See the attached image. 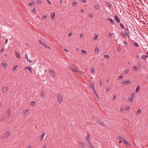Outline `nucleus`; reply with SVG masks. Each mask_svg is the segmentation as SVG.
<instances>
[{"mask_svg": "<svg viewBox=\"0 0 148 148\" xmlns=\"http://www.w3.org/2000/svg\"><path fill=\"white\" fill-rule=\"evenodd\" d=\"M98 38V35H95V36L93 38V40H96Z\"/></svg>", "mask_w": 148, "mask_h": 148, "instance_id": "nucleus-35", "label": "nucleus"}, {"mask_svg": "<svg viewBox=\"0 0 148 148\" xmlns=\"http://www.w3.org/2000/svg\"><path fill=\"white\" fill-rule=\"evenodd\" d=\"M125 35L126 34H125V33H121V35L124 37L125 36Z\"/></svg>", "mask_w": 148, "mask_h": 148, "instance_id": "nucleus-46", "label": "nucleus"}, {"mask_svg": "<svg viewBox=\"0 0 148 148\" xmlns=\"http://www.w3.org/2000/svg\"><path fill=\"white\" fill-rule=\"evenodd\" d=\"M129 71V69H126V70L125 71V73H127Z\"/></svg>", "mask_w": 148, "mask_h": 148, "instance_id": "nucleus-47", "label": "nucleus"}, {"mask_svg": "<svg viewBox=\"0 0 148 148\" xmlns=\"http://www.w3.org/2000/svg\"><path fill=\"white\" fill-rule=\"evenodd\" d=\"M122 137H119L118 138V139H119V140H121V139H122Z\"/></svg>", "mask_w": 148, "mask_h": 148, "instance_id": "nucleus-61", "label": "nucleus"}, {"mask_svg": "<svg viewBox=\"0 0 148 148\" xmlns=\"http://www.w3.org/2000/svg\"><path fill=\"white\" fill-rule=\"evenodd\" d=\"M86 143L87 145V146H88V148H95L93 146L91 145V144L89 141H86Z\"/></svg>", "mask_w": 148, "mask_h": 148, "instance_id": "nucleus-6", "label": "nucleus"}, {"mask_svg": "<svg viewBox=\"0 0 148 148\" xmlns=\"http://www.w3.org/2000/svg\"><path fill=\"white\" fill-rule=\"evenodd\" d=\"M120 111L122 112H123L124 111V109L123 108H121L120 109Z\"/></svg>", "mask_w": 148, "mask_h": 148, "instance_id": "nucleus-50", "label": "nucleus"}, {"mask_svg": "<svg viewBox=\"0 0 148 148\" xmlns=\"http://www.w3.org/2000/svg\"><path fill=\"white\" fill-rule=\"evenodd\" d=\"M49 72L51 74V76L53 77H55V73L53 70H49Z\"/></svg>", "mask_w": 148, "mask_h": 148, "instance_id": "nucleus-10", "label": "nucleus"}, {"mask_svg": "<svg viewBox=\"0 0 148 148\" xmlns=\"http://www.w3.org/2000/svg\"><path fill=\"white\" fill-rule=\"evenodd\" d=\"M120 26H121V28H122L123 29H124V26L123 24L121 23H120Z\"/></svg>", "mask_w": 148, "mask_h": 148, "instance_id": "nucleus-33", "label": "nucleus"}, {"mask_svg": "<svg viewBox=\"0 0 148 148\" xmlns=\"http://www.w3.org/2000/svg\"><path fill=\"white\" fill-rule=\"evenodd\" d=\"M140 89V86L139 85L137 86L136 88V92H137L139 91Z\"/></svg>", "mask_w": 148, "mask_h": 148, "instance_id": "nucleus-24", "label": "nucleus"}, {"mask_svg": "<svg viewBox=\"0 0 148 148\" xmlns=\"http://www.w3.org/2000/svg\"><path fill=\"white\" fill-rule=\"evenodd\" d=\"M17 67V66H14L12 68V70L13 71H15L16 70V68Z\"/></svg>", "mask_w": 148, "mask_h": 148, "instance_id": "nucleus-41", "label": "nucleus"}, {"mask_svg": "<svg viewBox=\"0 0 148 148\" xmlns=\"http://www.w3.org/2000/svg\"><path fill=\"white\" fill-rule=\"evenodd\" d=\"M95 7L96 9H99V7L97 5H95Z\"/></svg>", "mask_w": 148, "mask_h": 148, "instance_id": "nucleus-40", "label": "nucleus"}, {"mask_svg": "<svg viewBox=\"0 0 148 148\" xmlns=\"http://www.w3.org/2000/svg\"><path fill=\"white\" fill-rule=\"evenodd\" d=\"M29 110H27L26 111H25V112H24V114H25V115L27 114H28V113H29Z\"/></svg>", "mask_w": 148, "mask_h": 148, "instance_id": "nucleus-30", "label": "nucleus"}, {"mask_svg": "<svg viewBox=\"0 0 148 148\" xmlns=\"http://www.w3.org/2000/svg\"><path fill=\"white\" fill-rule=\"evenodd\" d=\"M32 12H36V9L34 8L32 10Z\"/></svg>", "mask_w": 148, "mask_h": 148, "instance_id": "nucleus-56", "label": "nucleus"}, {"mask_svg": "<svg viewBox=\"0 0 148 148\" xmlns=\"http://www.w3.org/2000/svg\"><path fill=\"white\" fill-rule=\"evenodd\" d=\"M25 69L27 71V70H29V73H31L32 72V70L30 67L29 66L25 68Z\"/></svg>", "mask_w": 148, "mask_h": 148, "instance_id": "nucleus-15", "label": "nucleus"}, {"mask_svg": "<svg viewBox=\"0 0 148 148\" xmlns=\"http://www.w3.org/2000/svg\"><path fill=\"white\" fill-rule=\"evenodd\" d=\"M95 53H96L97 54L98 53V52H99V49H98V47H96V49H95Z\"/></svg>", "mask_w": 148, "mask_h": 148, "instance_id": "nucleus-27", "label": "nucleus"}, {"mask_svg": "<svg viewBox=\"0 0 148 148\" xmlns=\"http://www.w3.org/2000/svg\"><path fill=\"white\" fill-rule=\"evenodd\" d=\"M142 58L143 59L145 60H146V58L145 57V55H143L142 56Z\"/></svg>", "mask_w": 148, "mask_h": 148, "instance_id": "nucleus-37", "label": "nucleus"}, {"mask_svg": "<svg viewBox=\"0 0 148 148\" xmlns=\"http://www.w3.org/2000/svg\"><path fill=\"white\" fill-rule=\"evenodd\" d=\"M9 134L10 133L9 132H6V133L2 136V139H4L7 138L9 136Z\"/></svg>", "mask_w": 148, "mask_h": 148, "instance_id": "nucleus-5", "label": "nucleus"}, {"mask_svg": "<svg viewBox=\"0 0 148 148\" xmlns=\"http://www.w3.org/2000/svg\"><path fill=\"white\" fill-rule=\"evenodd\" d=\"M131 81L130 80H127L126 81L123 80L122 81V84L124 85H127Z\"/></svg>", "mask_w": 148, "mask_h": 148, "instance_id": "nucleus-9", "label": "nucleus"}, {"mask_svg": "<svg viewBox=\"0 0 148 148\" xmlns=\"http://www.w3.org/2000/svg\"><path fill=\"white\" fill-rule=\"evenodd\" d=\"M133 69L135 71H137V67L136 66H133Z\"/></svg>", "mask_w": 148, "mask_h": 148, "instance_id": "nucleus-39", "label": "nucleus"}, {"mask_svg": "<svg viewBox=\"0 0 148 148\" xmlns=\"http://www.w3.org/2000/svg\"><path fill=\"white\" fill-rule=\"evenodd\" d=\"M126 109L129 110L130 108V107L129 106H126Z\"/></svg>", "mask_w": 148, "mask_h": 148, "instance_id": "nucleus-55", "label": "nucleus"}, {"mask_svg": "<svg viewBox=\"0 0 148 148\" xmlns=\"http://www.w3.org/2000/svg\"><path fill=\"white\" fill-rule=\"evenodd\" d=\"M4 48H2V49H1V51H0V53H2V52H3V51H4Z\"/></svg>", "mask_w": 148, "mask_h": 148, "instance_id": "nucleus-51", "label": "nucleus"}, {"mask_svg": "<svg viewBox=\"0 0 148 148\" xmlns=\"http://www.w3.org/2000/svg\"><path fill=\"white\" fill-rule=\"evenodd\" d=\"M104 57H107V58H108L109 57V56L108 55H104Z\"/></svg>", "mask_w": 148, "mask_h": 148, "instance_id": "nucleus-60", "label": "nucleus"}, {"mask_svg": "<svg viewBox=\"0 0 148 148\" xmlns=\"http://www.w3.org/2000/svg\"><path fill=\"white\" fill-rule=\"evenodd\" d=\"M123 77V76L122 75L121 76H120L118 77V79H120L122 78Z\"/></svg>", "mask_w": 148, "mask_h": 148, "instance_id": "nucleus-53", "label": "nucleus"}, {"mask_svg": "<svg viewBox=\"0 0 148 148\" xmlns=\"http://www.w3.org/2000/svg\"><path fill=\"white\" fill-rule=\"evenodd\" d=\"M35 2L34 1H32L31 3H29V5L31 6V5H34L35 4Z\"/></svg>", "mask_w": 148, "mask_h": 148, "instance_id": "nucleus-28", "label": "nucleus"}, {"mask_svg": "<svg viewBox=\"0 0 148 148\" xmlns=\"http://www.w3.org/2000/svg\"><path fill=\"white\" fill-rule=\"evenodd\" d=\"M125 34L127 36H128V38H129V30L128 28H125Z\"/></svg>", "mask_w": 148, "mask_h": 148, "instance_id": "nucleus-8", "label": "nucleus"}, {"mask_svg": "<svg viewBox=\"0 0 148 148\" xmlns=\"http://www.w3.org/2000/svg\"><path fill=\"white\" fill-rule=\"evenodd\" d=\"M123 43L124 44V46L125 47H126L127 46V42L126 41H123Z\"/></svg>", "mask_w": 148, "mask_h": 148, "instance_id": "nucleus-29", "label": "nucleus"}, {"mask_svg": "<svg viewBox=\"0 0 148 148\" xmlns=\"http://www.w3.org/2000/svg\"><path fill=\"white\" fill-rule=\"evenodd\" d=\"M124 142V143L125 144L127 145H130V144H129V142H128L125 141Z\"/></svg>", "mask_w": 148, "mask_h": 148, "instance_id": "nucleus-43", "label": "nucleus"}, {"mask_svg": "<svg viewBox=\"0 0 148 148\" xmlns=\"http://www.w3.org/2000/svg\"><path fill=\"white\" fill-rule=\"evenodd\" d=\"M45 134V133L44 134H42L40 135V141H42L43 140V138H44V136Z\"/></svg>", "mask_w": 148, "mask_h": 148, "instance_id": "nucleus-17", "label": "nucleus"}, {"mask_svg": "<svg viewBox=\"0 0 148 148\" xmlns=\"http://www.w3.org/2000/svg\"><path fill=\"white\" fill-rule=\"evenodd\" d=\"M55 16V13L54 12H53L51 13V18L53 19V20L55 18H54V17Z\"/></svg>", "mask_w": 148, "mask_h": 148, "instance_id": "nucleus-19", "label": "nucleus"}, {"mask_svg": "<svg viewBox=\"0 0 148 148\" xmlns=\"http://www.w3.org/2000/svg\"><path fill=\"white\" fill-rule=\"evenodd\" d=\"M95 71V69L94 68H92L91 69V72L92 73H93L94 72V71Z\"/></svg>", "mask_w": 148, "mask_h": 148, "instance_id": "nucleus-38", "label": "nucleus"}, {"mask_svg": "<svg viewBox=\"0 0 148 148\" xmlns=\"http://www.w3.org/2000/svg\"><path fill=\"white\" fill-rule=\"evenodd\" d=\"M69 68L71 69L72 71H73L76 72L77 73L80 75L82 74V72L81 71L78 70L77 68H76L73 65H69Z\"/></svg>", "mask_w": 148, "mask_h": 148, "instance_id": "nucleus-1", "label": "nucleus"}, {"mask_svg": "<svg viewBox=\"0 0 148 148\" xmlns=\"http://www.w3.org/2000/svg\"><path fill=\"white\" fill-rule=\"evenodd\" d=\"M31 146L30 145H28L27 146V147L26 148H31Z\"/></svg>", "mask_w": 148, "mask_h": 148, "instance_id": "nucleus-59", "label": "nucleus"}, {"mask_svg": "<svg viewBox=\"0 0 148 148\" xmlns=\"http://www.w3.org/2000/svg\"><path fill=\"white\" fill-rule=\"evenodd\" d=\"M100 86H102V84H103V81L102 82L101 81V80L100 81Z\"/></svg>", "mask_w": 148, "mask_h": 148, "instance_id": "nucleus-49", "label": "nucleus"}, {"mask_svg": "<svg viewBox=\"0 0 148 148\" xmlns=\"http://www.w3.org/2000/svg\"><path fill=\"white\" fill-rule=\"evenodd\" d=\"M39 42L41 44H42L43 46H44L45 47L47 48H49L50 49H51V48L49 47V46L46 44V43H45L44 42H42V40H39Z\"/></svg>", "mask_w": 148, "mask_h": 148, "instance_id": "nucleus-4", "label": "nucleus"}, {"mask_svg": "<svg viewBox=\"0 0 148 148\" xmlns=\"http://www.w3.org/2000/svg\"><path fill=\"white\" fill-rule=\"evenodd\" d=\"M133 98H132L131 97H129V101H130L132 102L133 101Z\"/></svg>", "mask_w": 148, "mask_h": 148, "instance_id": "nucleus-32", "label": "nucleus"}, {"mask_svg": "<svg viewBox=\"0 0 148 148\" xmlns=\"http://www.w3.org/2000/svg\"><path fill=\"white\" fill-rule=\"evenodd\" d=\"M79 144L81 147H82L83 148H85V144L83 143L80 142L79 141L78 142Z\"/></svg>", "mask_w": 148, "mask_h": 148, "instance_id": "nucleus-11", "label": "nucleus"}, {"mask_svg": "<svg viewBox=\"0 0 148 148\" xmlns=\"http://www.w3.org/2000/svg\"><path fill=\"white\" fill-rule=\"evenodd\" d=\"M25 56H26V59L27 60V61H28L29 63H31L32 62V60L28 58V57H27V55H25Z\"/></svg>", "mask_w": 148, "mask_h": 148, "instance_id": "nucleus-20", "label": "nucleus"}, {"mask_svg": "<svg viewBox=\"0 0 148 148\" xmlns=\"http://www.w3.org/2000/svg\"><path fill=\"white\" fill-rule=\"evenodd\" d=\"M117 50L119 51L120 50V48L119 47L117 48Z\"/></svg>", "mask_w": 148, "mask_h": 148, "instance_id": "nucleus-62", "label": "nucleus"}, {"mask_svg": "<svg viewBox=\"0 0 148 148\" xmlns=\"http://www.w3.org/2000/svg\"><path fill=\"white\" fill-rule=\"evenodd\" d=\"M16 57H17L18 59L20 58V56L19 54L17 52L15 51V52Z\"/></svg>", "mask_w": 148, "mask_h": 148, "instance_id": "nucleus-14", "label": "nucleus"}, {"mask_svg": "<svg viewBox=\"0 0 148 148\" xmlns=\"http://www.w3.org/2000/svg\"><path fill=\"white\" fill-rule=\"evenodd\" d=\"M81 52L82 53V54L83 55H85L86 54V51H85L84 50L82 49L81 50Z\"/></svg>", "mask_w": 148, "mask_h": 148, "instance_id": "nucleus-25", "label": "nucleus"}, {"mask_svg": "<svg viewBox=\"0 0 148 148\" xmlns=\"http://www.w3.org/2000/svg\"><path fill=\"white\" fill-rule=\"evenodd\" d=\"M141 111L140 109H139L138 110V111L136 113L137 114H140L141 112Z\"/></svg>", "mask_w": 148, "mask_h": 148, "instance_id": "nucleus-26", "label": "nucleus"}, {"mask_svg": "<svg viewBox=\"0 0 148 148\" xmlns=\"http://www.w3.org/2000/svg\"><path fill=\"white\" fill-rule=\"evenodd\" d=\"M83 36V34H81L80 35V36L82 38Z\"/></svg>", "mask_w": 148, "mask_h": 148, "instance_id": "nucleus-63", "label": "nucleus"}, {"mask_svg": "<svg viewBox=\"0 0 148 148\" xmlns=\"http://www.w3.org/2000/svg\"><path fill=\"white\" fill-rule=\"evenodd\" d=\"M8 90V87L5 86L3 88L2 92L3 93H5Z\"/></svg>", "mask_w": 148, "mask_h": 148, "instance_id": "nucleus-12", "label": "nucleus"}, {"mask_svg": "<svg viewBox=\"0 0 148 148\" xmlns=\"http://www.w3.org/2000/svg\"><path fill=\"white\" fill-rule=\"evenodd\" d=\"M11 114V109L9 108L6 113V114H4V116L2 117L1 118V121H4L7 117H9Z\"/></svg>", "mask_w": 148, "mask_h": 148, "instance_id": "nucleus-2", "label": "nucleus"}, {"mask_svg": "<svg viewBox=\"0 0 148 148\" xmlns=\"http://www.w3.org/2000/svg\"><path fill=\"white\" fill-rule=\"evenodd\" d=\"M140 66H141V65H140V62L138 63V67H140Z\"/></svg>", "mask_w": 148, "mask_h": 148, "instance_id": "nucleus-57", "label": "nucleus"}, {"mask_svg": "<svg viewBox=\"0 0 148 148\" xmlns=\"http://www.w3.org/2000/svg\"><path fill=\"white\" fill-rule=\"evenodd\" d=\"M47 15H44L42 16V19H45L47 18Z\"/></svg>", "mask_w": 148, "mask_h": 148, "instance_id": "nucleus-48", "label": "nucleus"}, {"mask_svg": "<svg viewBox=\"0 0 148 148\" xmlns=\"http://www.w3.org/2000/svg\"><path fill=\"white\" fill-rule=\"evenodd\" d=\"M110 89V88L109 87H107L106 88V90L107 91V92L109 91Z\"/></svg>", "mask_w": 148, "mask_h": 148, "instance_id": "nucleus-42", "label": "nucleus"}, {"mask_svg": "<svg viewBox=\"0 0 148 148\" xmlns=\"http://www.w3.org/2000/svg\"><path fill=\"white\" fill-rule=\"evenodd\" d=\"M98 123H99V124L101 125L103 127H105V125L104 124V123L101 121H99V122H98Z\"/></svg>", "mask_w": 148, "mask_h": 148, "instance_id": "nucleus-18", "label": "nucleus"}, {"mask_svg": "<svg viewBox=\"0 0 148 148\" xmlns=\"http://www.w3.org/2000/svg\"><path fill=\"white\" fill-rule=\"evenodd\" d=\"M47 3H48L49 4H51V1H49V0H47Z\"/></svg>", "mask_w": 148, "mask_h": 148, "instance_id": "nucleus-54", "label": "nucleus"}, {"mask_svg": "<svg viewBox=\"0 0 148 148\" xmlns=\"http://www.w3.org/2000/svg\"><path fill=\"white\" fill-rule=\"evenodd\" d=\"M135 94L134 93H133L131 94V97L134 98V97L135 96Z\"/></svg>", "mask_w": 148, "mask_h": 148, "instance_id": "nucleus-34", "label": "nucleus"}, {"mask_svg": "<svg viewBox=\"0 0 148 148\" xmlns=\"http://www.w3.org/2000/svg\"><path fill=\"white\" fill-rule=\"evenodd\" d=\"M42 148H47V147H46V145H44L43 146V147Z\"/></svg>", "mask_w": 148, "mask_h": 148, "instance_id": "nucleus-64", "label": "nucleus"}, {"mask_svg": "<svg viewBox=\"0 0 148 148\" xmlns=\"http://www.w3.org/2000/svg\"><path fill=\"white\" fill-rule=\"evenodd\" d=\"M81 1L84 3H86V0H81Z\"/></svg>", "mask_w": 148, "mask_h": 148, "instance_id": "nucleus-58", "label": "nucleus"}, {"mask_svg": "<svg viewBox=\"0 0 148 148\" xmlns=\"http://www.w3.org/2000/svg\"><path fill=\"white\" fill-rule=\"evenodd\" d=\"M63 99V97L59 95L57 96V101H58L60 103Z\"/></svg>", "mask_w": 148, "mask_h": 148, "instance_id": "nucleus-7", "label": "nucleus"}, {"mask_svg": "<svg viewBox=\"0 0 148 148\" xmlns=\"http://www.w3.org/2000/svg\"><path fill=\"white\" fill-rule=\"evenodd\" d=\"M2 64L4 67H5L7 66V63L5 61H3L2 62Z\"/></svg>", "mask_w": 148, "mask_h": 148, "instance_id": "nucleus-22", "label": "nucleus"}, {"mask_svg": "<svg viewBox=\"0 0 148 148\" xmlns=\"http://www.w3.org/2000/svg\"><path fill=\"white\" fill-rule=\"evenodd\" d=\"M134 46H135V47H138V45L137 42H135L134 43Z\"/></svg>", "mask_w": 148, "mask_h": 148, "instance_id": "nucleus-31", "label": "nucleus"}, {"mask_svg": "<svg viewBox=\"0 0 148 148\" xmlns=\"http://www.w3.org/2000/svg\"><path fill=\"white\" fill-rule=\"evenodd\" d=\"M41 96L42 98H45V92L43 91H42L41 92Z\"/></svg>", "mask_w": 148, "mask_h": 148, "instance_id": "nucleus-21", "label": "nucleus"}, {"mask_svg": "<svg viewBox=\"0 0 148 148\" xmlns=\"http://www.w3.org/2000/svg\"><path fill=\"white\" fill-rule=\"evenodd\" d=\"M35 103L36 102H34V101H32L31 102V105L32 106H33L35 104Z\"/></svg>", "mask_w": 148, "mask_h": 148, "instance_id": "nucleus-36", "label": "nucleus"}, {"mask_svg": "<svg viewBox=\"0 0 148 148\" xmlns=\"http://www.w3.org/2000/svg\"><path fill=\"white\" fill-rule=\"evenodd\" d=\"M90 136L88 134V135H87V137L86 138V139L87 140V141H89V140L90 139Z\"/></svg>", "mask_w": 148, "mask_h": 148, "instance_id": "nucleus-23", "label": "nucleus"}, {"mask_svg": "<svg viewBox=\"0 0 148 148\" xmlns=\"http://www.w3.org/2000/svg\"><path fill=\"white\" fill-rule=\"evenodd\" d=\"M91 88L92 89V90H93L94 93L95 94L96 96H97V98H98V95H97V93L96 92L95 90V87L94 86V84L93 83H92L91 84Z\"/></svg>", "mask_w": 148, "mask_h": 148, "instance_id": "nucleus-3", "label": "nucleus"}, {"mask_svg": "<svg viewBox=\"0 0 148 148\" xmlns=\"http://www.w3.org/2000/svg\"><path fill=\"white\" fill-rule=\"evenodd\" d=\"M107 20H109L110 21L112 24H114L115 23H114V21L113 20H112V19H111L110 18H108L107 19Z\"/></svg>", "mask_w": 148, "mask_h": 148, "instance_id": "nucleus-16", "label": "nucleus"}, {"mask_svg": "<svg viewBox=\"0 0 148 148\" xmlns=\"http://www.w3.org/2000/svg\"><path fill=\"white\" fill-rule=\"evenodd\" d=\"M115 21L116 22H117L118 23H119L120 22V19L119 18L118 16L117 15H115Z\"/></svg>", "mask_w": 148, "mask_h": 148, "instance_id": "nucleus-13", "label": "nucleus"}, {"mask_svg": "<svg viewBox=\"0 0 148 148\" xmlns=\"http://www.w3.org/2000/svg\"><path fill=\"white\" fill-rule=\"evenodd\" d=\"M121 141H122L123 142H124V141H125L126 140H125V139L124 138H122L121 140Z\"/></svg>", "mask_w": 148, "mask_h": 148, "instance_id": "nucleus-44", "label": "nucleus"}, {"mask_svg": "<svg viewBox=\"0 0 148 148\" xmlns=\"http://www.w3.org/2000/svg\"><path fill=\"white\" fill-rule=\"evenodd\" d=\"M89 16L91 18H92L93 16V14L91 13L89 14Z\"/></svg>", "mask_w": 148, "mask_h": 148, "instance_id": "nucleus-52", "label": "nucleus"}, {"mask_svg": "<svg viewBox=\"0 0 148 148\" xmlns=\"http://www.w3.org/2000/svg\"><path fill=\"white\" fill-rule=\"evenodd\" d=\"M77 4V3L75 2H74L72 4L73 6H75Z\"/></svg>", "mask_w": 148, "mask_h": 148, "instance_id": "nucleus-45", "label": "nucleus"}]
</instances>
